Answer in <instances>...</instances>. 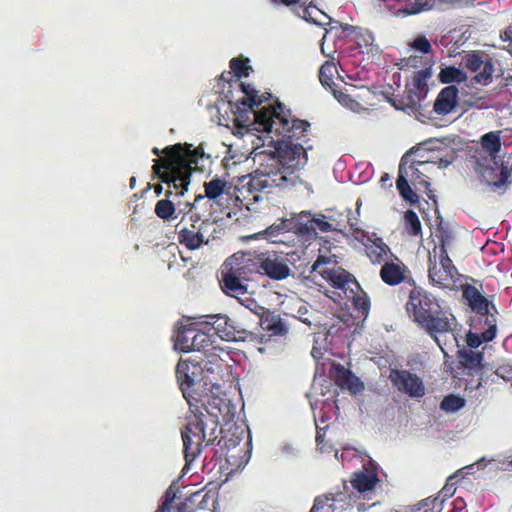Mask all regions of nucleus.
<instances>
[{
	"instance_id": "nucleus-50",
	"label": "nucleus",
	"mask_w": 512,
	"mask_h": 512,
	"mask_svg": "<svg viewBox=\"0 0 512 512\" xmlns=\"http://www.w3.org/2000/svg\"><path fill=\"white\" fill-rule=\"evenodd\" d=\"M198 234H201L203 240L209 242V238L215 232V222L209 218L201 219V222L197 225Z\"/></svg>"
},
{
	"instance_id": "nucleus-19",
	"label": "nucleus",
	"mask_w": 512,
	"mask_h": 512,
	"mask_svg": "<svg viewBox=\"0 0 512 512\" xmlns=\"http://www.w3.org/2000/svg\"><path fill=\"white\" fill-rule=\"evenodd\" d=\"M464 61L466 68L471 72L480 70V72L471 79L472 83L486 86L492 81L494 66L491 60L484 62L479 54L472 52L465 56Z\"/></svg>"
},
{
	"instance_id": "nucleus-34",
	"label": "nucleus",
	"mask_w": 512,
	"mask_h": 512,
	"mask_svg": "<svg viewBox=\"0 0 512 512\" xmlns=\"http://www.w3.org/2000/svg\"><path fill=\"white\" fill-rule=\"evenodd\" d=\"M438 80L442 84L462 83L467 80L466 73L455 66H446L441 68L438 74Z\"/></svg>"
},
{
	"instance_id": "nucleus-17",
	"label": "nucleus",
	"mask_w": 512,
	"mask_h": 512,
	"mask_svg": "<svg viewBox=\"0 0 512 512\" xmlns=\"http://www.w3.org/2000/svg\"><path fill=\"white\" fill-rule=\"evenodd\" d=\"M237 86L241 92L244 94L242 98L235 99L231 91H228L225 94L227 101L230 105L234 103L237 112H246L251 110L254 106H259L263 103L264 99L262 96L258 95V91L252 87L250 84L245 82L238 81V83H230L229 86Z\"/></svg>"
},
{
	"instance_id": "nucleus-53",
	"label": "nucleus",
	"mask_w": 512,
	"mask_h": 512,
	"mask_svg": "<svg viewBox=\"0 0 512 512\" xmlns=\"http://www.w3.org/2000/svg\"><path fill=\"white\" fill-rule=\"evenodd\" d=\"M412 47L424 54H428L432 51L431 44L425 36H418L413 41Z\"/></svg>"
},
{
	"instance_id": "nucleus-49",
	"label": "nucleus",
	"mask_w": 512,
	"mask_h": 512,
	"mask_svg": "<svg viewBox=\"0 0 512 512\" xmlns=\"http://www.w3.org/2000/svg\"><path fill=\"white\" fill-rule=\"evenodd\" d=\"M177 490L171 485L164 493V499L155 512H170L176 499Z\"/></svg>"
},
{
	"instance_id": "nucleus-23",
	"label": "nucleus",
	"mask_w": 512,
	"mask_h": 512,
	"mask_svg": "<svg viewBox=\"0 0 512 512\" xmlns=\"http://www.w3.org/2000/svg\"><path fill=\"white\" fill-rule=\"evenodd\" d=\"M328 375L338 387L348 389L353 393H356L362 387L359 379L340 363H332Z\"/></svg>"
},
{
	"instance_id": "nucleus-2",
	"label": "nucleus",
	"mask_w": 512,
	"mask_h": 512,
	"mask_svg": "<svg viewBox=\"0 0 512 512\" xmlns=\"http://www.w3.org/2000/svg\"><path fill=\"white\" fill-rule=\"evenodd\" d=\"M152 153L159 158L154 159L152 171L163 183L168 184L166 197L172 195V188L177 196L188 190L193 171H203V162L210 156L204 153L201 146L192 149L191 144H175L160 150L157 147Z\"/></svg>"
},
{
	"instance_id": "nucleus-18",
	"label": "nucleus",
	"mask_w": 512,
	"mask_h": 512,
	"mask_svg": "<svg viewBox=\"0 0 512 512\" xmlns=\"http://www.w3.org/2000/svg\"><path fill=\"white\" fill-rule=\"evenodd\" d=\"M463 297L467 300L471 309L479 315L480 324L486 320L488 315L496 316L497 309L481 292L473 285H466L463 288Z\"/></svg>"
},
{
	"instance_id": "nucleus-45",
	"label": "nucleus",
	"mask_w": 512,
	"mask_h": 512,
	"mask_svg": "<svg viewBox=\"0 0 512 512\" xmlns=\"http://www.w3.org/2000/svg\"><path fill=\"white\" fill-rule=\"evenodd\" d=\"M465 400L455 394H449L443 398L440 403V408L446 412H456L463 408Z\"/></svg>"
},
{
	"instance_id": "nucleus-27",
	"label": "nucleus",
	"mask_w": 512,
	"mask_h": 512,
	"mask_svg": "<svg viewBox=\"0 0 512 512\" xmlns=\"http://www.w3.org/2000/svg\"><path fill=\"white\" fill-rule=\"evenodd\" d=\"M367 257L373 264H381L392 258V253L389 246L382 240V238L366 237V242L363 241Z\"/></svg>"
},
{
	"instance_id": "nucleus-63",
	"label": "nucleus",
	"mask_w": 512,
	"mask_h": 512,
	"mask_svg": "<svg viewBox=\"0 0 512 512\" xmlns=\"http://www.w3.org/2000/svg\"><path fill=\"white\" fill-rule=\"evenodd\" d=\"M135 181H136L135 177H132V178L130 179V186H131V188H133V187H134V183H135Z\"/></svg>"
},
{
	"instance_id": "nucleus-57",
	"label": "nucleus",
	"mask_w": 512,
	"mask_h": 512,
	"mask_svg": "<svg viewBox=\"0 0 512 512\" xmlns=\"http://www.w3.org/2000/svg\"><path fill=\"white\" fill-rule=\"evenodd\" d=\"M324 506V501L320 498V497H317L315 500H314V504L310 510V512H317L320 508H322Z\"/></svg>"
},
{
	"instance_id": "nucleus-48",
	"label": "nucleus",
	"mask_w": 512,
	"mask_h": 512,
	"mask_svg": "<svg viewBox=\"0 0 512 512\" xmlns=\"http://www.w3.org/2000/svg\"><path fill=\"white\" fill-rule=\"evenodd\" d=\"M428 8L429 7H428L427 1L426 2L415 1V2L408 3L404 7L400 8L397 11V15H402V16L415 15L424 10H427Z\"/></svg>"
},
{
	"instance_id": "nucleus-7",
	"label": "nucleus",
	"mask_w": 512,
	"mask_h": 512,
	"mask_svg": "<svg viewBox=\"0 0 512 512\" xmlns=\"http://www.w3.org/2000/svg\"><path fill=\"white\" fill-rule=\"evenodd\" d=\"M244 265L239 267L237 271L242 274L246 269L255 271L268 276L273 280H283L290 275V267L288 259L278 256L277 254H260L254 259L248 255L244 260Z\"/></svg>"
},
{
	"instance_id": "nucleus-33",
	"label": "nucleus",
	"mask_w": 512,
	"mask_h": 512,
	"mask_svg": "<svg viewBox=\"0 0 512 512\" xmlns=\"http://www.w3.org/2000/svg\"><path fill=\"white\" fill-rule=\"evenodd\" d=\"M204 199L205 196L199 194L195 196L193 202H185L182 206L179 204L178 215H182V217L177 224L182 225L186 221L198 223L200 221V213L197 211L198 205Z\"/></svg>"
},
{
	"instance_id": "nucleus-16",
	"label": "nucleus",
	"mask_w": 512,
	"mask_h": 512,
	"mask_svg": "<svg viewBox=\"0 0 512 512\" xmlns=\"http://www.w3.org/2000/svg\"><path fill=\"white\" fill-rule=\"evenodd\" d=\"M379 276L389 286H396L404 282L415 284L409 268L395 254L383 263Z\"/></svg>"
},
{
	"instance_id": "nucleus-40",
	"label": "nucleus",
	"mask_w": 512,
	"mask_h": 512,
	"mask_svg": "<svg viewBox=\"0 0 512 512\" xmlns=\"http://www.w3.org/2000/svg\"><path fill=\"white\" fill-rule=\"evenodd\" d=\"M338 74V69L333 61H325L319 69V80L324 87L333 88L334 77Z\"/></svg>"
},
{
	"instance_id": "nucleus-55",
	"label": "nucleus",
	"mask_w": 512,
	"mask_h": 512,
	"mask_svg": "<svg viewBox=\"0 0 512 512\" xmlns=\"http://www.w3.org/2000/svg\"><path fill=\"white\" fill-rule=\"evenodd\" d=\"M325 435H326V428H317L316 431V444L320 447L321 450H324L325 447Z\"/></svg>"
},
{
	"instance_id": "nucleus-11",
	"label": "nucleus",
	"mask_w": 512,
	"mask_h": 512,
	"mask_svg": "<svg viewBox=\"0 0 512 512\" xmlns=\"http://www.w3.org/2000/svg\"><path fill=\"white\" fill-rule=\"evenodd\" d=\"M326 263L325 257L319 256L312 265V272H317L323 279L329 282L332 287L343 290L345 294H347L348 290L350 293H353V288L359 289L357 281L350 273L342 268L324 267L323 265Z\"/></svg>"
},
{
	"instance_id": "nucleus-6",
	"label": "nucleus",
	"mask_w": 512,
	"mask_h": 512,
	"mask_svg": "<svg viewBox=\"0 0 512 512\" xmlns=\"http://www.w3.org/2000/svg\"><path fill=\"white\" fill-rule=\"evenodd\" d=\"M472 169L490 192L502 195L512 186V166L502 159L495 160V163L473 165Z\"/></svg>"
},
{
	"instance_id": "nucleus-14",
	"label": "nucleus",
	"mask_w": 512,
	"mask_h": 512,
	"mask_svg": "<svg viewBox=\"0 0 512 512\" xmlns=\"http://www.w3.org/2000/svg\"><path fill=\"white\" fill-rule=\"evenodd\" d=\"M480 145L475 147L470 156L471 166L481 163H495L498 160V153L501 150L502 143L500 131H491L481 136Z\"/></svg>"
},
{
	"instance_id": "nucleus-22",
	"label": "nucleus",
	"mask_w": 512,
	"mask_h": 512,
	"mask_svg": "<svg viewBox=\"0 0 512 512\" xmlns=\"http://www.w3.org/2000/svg\"><path fill=\"white\" fill-rule=\"evenodd\" d=\"M202 368V375L204 377V385L214 386V381L221 377L223 369L225 368L224 360L216 353L210 352L204 355L199 361Z\"/></svg>"
},
{
	"instance_id": "nucleus-39",
	"label": "nucleus",
	"mask_w": 512,
	"mask_h": 512,
	"mask_svg": "<svg viewBox=\"0 0 512 512\" xmlns=\"http://www.w3.org/2000/svg\"><path fill=\"white\" fill-rule=\"evenodd\" d=\"M438 245H435L431 254L434 258H437V254H448L447 248L453 241V232L447 228L439 227L437 229Z\"/></svg>"
},
{
	"instance_id": "nucleus-61",
	"label": "nucleus",
	"mask_w": 512,
	"mask_h": 512,
	"mask_svg": "<svg viewBox=\"0 0 512 512\" xmlns=\"http://www.w3.org/2000/svg\"><path fill=\"white\" fill-rule=\"evenodd\" d=\"M389 178H390V177H389V174H388V173H384V174L381 176V178H380V182H381L382 184H384L386 181H388V180H389Z\"/></svg>"
},
{
	"instance_id": "nucleus-58",
	"label": "nucleus",
	"mask_w": 512,
	"mask_h": 512,
	"mask_svg": "<svg viewBox=\"0 0 512 512\" xmlns=\"http://www.w3.org/2000/svg\"><path fill=\"white\" fill-rule=\"evenodd\" d=\"M241 440H242V437H240V436H236L235 439L234 438H230V439L225 441V446H227V447H230V446L235 447L237 444L240 443Z\"/></svg>"
},
{
	"instance_id": "nucleus-46",
	"label": "nucleus",
	"mask_w": 512,
	"mask_h": 512,
	"mask_svg": "<svg viewBox=\"0 0 512 512\" xmlns=\"http://www.w3.org/2000/svg\"><path fill=\"white\" fill-rule=\"evenodd\" d=\"M404 218L410 235L417 236L421 234L422 226L416 212H414L413 210H407Z\"/></svg>"
},
{
	"instance_id": "nucleus-59",
	"label": "nucleus",
	"mask_w": 512,
	"mask_h": 512,
	"mask_svg": "<svg viewBox=\"0 0 512 512\" xmlns=\"http://www.w3.org/2000/svg\"><path fill=\"white\" fill-rule=\"evenodd\" d=\"M271 1L274 2V3L284 4V5H287V6L300 2V0H271Z\"/></svg>"
},
{
	"instance_id": "nucleus-21",
	"label": "nucleus",
	"mask_w": 512,
	"mask_h": 512,
	"mask_svg": "<svg viewBox=\"0 0 512 512\" xmlns=\"http://www.w3.org/2000/svg\"><path fill=\"white\" fill-rule=\"evenodd\" d=\"M457 358L459 364L467 370V374L479 376V379L484 381L483 376L488 367L483 363L484 357L482 352H474L471 349L462 347L457 351Z\"/></svg>"
},
{
	"instance_id": "nucleus-56",
	"label": "nucleus",
	"mask_w": 512,
	"mask_h": 512,
	"mask_svg": "<svg viewBox=\"0 0 512 512\" xmlns=\"http://www.w3.org/2000/svg\"><path fill=\"white\" fill-rule=\"evenodd\" d=\"M358 29H359V27H355V26H352L349 24H345L342 26V31L347 35H350V34L355 35V33L357 32Z\"/></svg>"
},
{
	"instance_id": "nucleus-3",
	"label": "nucleus",
	"mask_w": 512,
	"mask_h": 512,
	"mask_svg": "<svg viewBox=\"0 0 512 512\" xmlns=\"http://www.w3.org/2000/svg\"><path fill=\"white\" fill-rule=\"evenodd\" d=\"M405 308L409 317L421 327L437 343L441 351L445 353L438 336L454 331L456 326L455 317L452 314L444 312L438 299L420 286H414L410 291Z\"/></svg>"
},
{
	"instance_id": "nucleus-24",
	"label": "nucleus",
	"mask_w": 512,
	"mask_h": 512,
	"mask_svg": "<svg viewBox=\"0 0 512 512\" xmlns=\"http://www.w3.org/2000/svg\"><path fill=\"white\" fill-rule=\"evenodd\" d=\"M221 287L226 295L237 298L247 308H250V305L255 303L253 299L248 297H246L245 300L241 299V296L247 294V286L244 285L239 276L232 271L223 275Z\"/></svg>"
},
{
	"instance_id": "nucleus-15",
	"label": "nucleus",
	"mask_w": 512,
	"mask_h": 512,
	"mask_svg": "<svg viewBox=\"0 0 512 512\" xmlns=\"http://www.w3.org/2000/svg\"><path fill=\"white\" fill-rule=\"evenodd\" d=\"M453 157L443 158V157H427L426 159L419 160L413 159L412 163L409 166L411 170V178L414 184H419L425 188V192L427 196L435 201V195L433 191L430 189V182L428 177L425 175V172L428 171L427 166L429 164H438V167H447L452 163Z\"/></svg>"
},
{
	"instance_id": "nucleus-28",
	"label": "nucleus",
	"mask_w": 512,
	"mask_h": 512,
	"mask_svg": "<svg viewBox=\"0 0 512 512\" xmlns=\"http://www.w3.org/2000/svg\"><path fill=\"white\" fill-rule=\"evenodd\" d=\"M260 326L269 336H286L289 326L278 314L267 311L260 317Z\"/></svg>"
},
{
	"instance_id": "nucleus-12",
	"label": "nucleus",
	"mask_w": 512,
	"mask_h": 512,
	"mask_svg": "<svg viewBox=\"0 0 512 512\" xmlns=\"http://www.w3.org/2000/svg\"><path fill=\"white\" fill-rule=\"evenodd\" d=\"M177 345L183 352L197 351L203 355L210 352H216L217 347L213 345L210 331H195L194 329H184L177 335Z\"/></svg>"
},
{
	"instance_id": "nucleus-1",
	"label": "nucleus",
	"mask_w": 512,
	"mask_h": 512,
	"mask_svg": "<svg viewBox=\"0 0 512 512\" xmlns=\"http://www.w3.org/2000/svg\"><path fill=\"white\" fill-rule=\"evenodd\" d=\"M175 373L189 405L187 424L181 435L185 460L190 463L200 454L203 444L211 445L217 439L219 418L226 413L228 405L225 399L204 392L208 389L204 385L199 361L192 358L180 359Z\"/></svg>"
},
{
	"instance_id": "nucleus-9",
	"label": "nucleus",
	"mask_w": 512,
	"mask_h": 512,
	"mask_svg": "<svg viewBox=\"0 0 512 512\" xmlns=\"http://www.w3.org/2000/svg\"><path fill=\"white\" fill-rule=\"evenodd\" d=\"M458 275V270L448 254H437V258H434L433 254H429L428 277L434 285L453 289Z\"/></svg>"
},
{
	"instance_id": "nucleus-38",
	"label": "nucleus",
	"mask_w": 512,
	"mask_h": 512,
	"mask_svg": "<svg viewBox=\"0 0 512 512\" xmlns=\"http://www.w3.org/2000/svg\"><path fill=\"white\" fill-rule=\"evenodd\" d=\"M378 478L376 474H366L364 472L356 473L351 483L354 489L363 493L372 490Z\"/></svg>"
},
{
	"instance_id": "nucleus-10",
	"label": "nucleus",
	"mask_w": 512,
	"mask_h": 512,
	"mask_svg": "<svg viewBox=\"0 0 512 512\" xmlns=\"http://www.w3.org/2000/svg\"><path fill=\"white\" fill-rule=\"evenodd\" d=\"M201 324H204L209 331L219 336L222 340L237 341L245 340L252 335L245 329H238L232 319L227 315H205Z\"/></svg>"
},
{
	"instance_id": "nucleus-62",
	"label": "nucleus",
	"mask_w": 512,
	"mask_h": 512,
	"mask_svg": "<svg viewBox=\"0 0 512 512\" xmlns=\"http://www.w3.org/2000/svg\"><path fill=\"white\" fill-rule=\"evenodd\" d=\"M202 216L200 215V221L198 223L190 222V229L197 231V225L201 222Z\"/></svg>"
},
{
	"instance_id": "nucleus-5",
	"label": "nucleus",
	"mask_w": 512,
	"mask_h": 512,
	"mask_svg": "<svg viewBox=\"0 0 512 512\" xmlns=\"http://www.w3.org/2000/svg\"><path fill=\"white\" fill-rule=\"evenodd\" d=\"M290 112L285 110L283 104L268 106L255 112V123L262 131L281 135V141L308 142L306 132L310 124L305 120L291 119Z\"/></svg>"
},
{
	"instance_id": "nucleus-35",
	"label": "nucleus",
	"mask_w": 512,
	"mask_h": 512,
	"mask_svg": "<svg viewBox=\"0 0 512 512\" xmlns=\"http://www.w3.org/2000/svg\"><path fill=\"white\" fill-rule=\"evenodd\" d=\"M441 144H442V142L439 140L429 139L427 141L420 143L419 146L410 149L405 155H407V158H408L411 154H413L417 157V159L423 160V159L427 158V156H426L427 153H434L436 151H439ZM428 157H438V156L437 155L436 156L428 155Z\"/></svg>"
},
{
	"instance_id": "nucleus-44",
	"label": "nucleus",
	"mask_w": 512,
	"mask_h": 512,
	"mask_svg": "<svg viewBox=\"0 0 512 512\" xmlns=\"http://www.w3.org/2000/svg\"><path fill=\"white\" fill-rule=\"evenodd\" d=\"M333 95L336 100L345 108L350 109L353 112H360L365 108L350 94H347L341 90L332 89Z\"/></svg>"
},
{
	"instance_id": "nucleus-47",
	"label": "nucleus",
	"mask_w": 512,
	"mask_h": 512,
	"mask_svg": "<svg viewBox=\"0 0 512 512\" xmlns=\"http://www.w3.org/2000/svg\"><path fill=\"white\" fill-rule=\"evenodd\" d=\"M354 39L359 48H365L367 52H369V48L373 45L374 36L373 34L366 30L359 28L354 35Z\"/></svg>"
},
{
	"instance_id": "nucleus-29",
	"label": "nucleus",
	"mask_w": 512,
	"mask_h": 512,
	"mask_svg": "<svg viewBox=\"0 0 512 512\" xmlns=\"http://www.w3.org/2000/svg\"><path fill=\"white\" fill-rule=\"evenodd\" d=\"M407 163V155H404L399 164V175L396 180V187L400 196L410 204L414 205L419 202V196L413 191L409 185L405 174L408 175L405 165Z\"/></svg>"
},
{
	"instance_id": "nucleus-4",
	"label": "nucleus",
	"mask_w": 512,
	"mask_h": 512,
	"mask_svg": "<svg viewBox=\"0 0 512 512\" xmlns=\"http://www.w3.org/2000/svg\"><path fill=\"white\" fill-rule=\"evenodd\" d=\"M303 184L299 175L282 171L273 161L261 164L252 173L238 177L235 184V198L241 205L259 201L260 193H272L274 189L287 190Z\"/></svg>"
},
{
	"instance_id": "nucleus-60",
	"label": "nucleus",
	"mask_w": 512,
	"mask_h": 512,
	"mask_svg": "<svg viewBox=\"0 0 512 512\" xmlns=\"http://www.w3.org/2000/svg\"><path fill=\"white\" fill-rule=\"evenodd\" d=\"M154 192H155V194H156V195H158V196H159L160 194H162V192H163V187H162V185H161V184H156V185L154 186Z\"/></svg>"
},
{
	"instance_id": "nucleus-20",
	"label": "nucleus",
	"mask_w": 512,
	"mask_h": 512,
	"mask_svg": "<svg viewBox=\"0 0 512 512\" xmlns=\"http://www.w3.org/2000/svg\"><path fill=\"white\" fill-rule=\"evenodd\" d=\"M432 77L431 68H425L414 73L411 83L407 84V105L418 104L428 93V80Z\"/></svg>"
},
{
	"instance_id": "nucleus-51",
	"label": "nucleus",
	"mask_w": 512,
	"mask_h": 512,
	"mask_svg": "<svg viewBox=\"0 0 512 512\" xmlns=\"http://www.w3.org/2000/svg\"><path fill=\"white\" fill-rule=\"evenodd\" d=\"M347 298L352 300V304L355 309L359 310L362 314L367 313L370 308V302L366 296H361L353 290L351 295H347Z\"/></svg>"
},
{
	"instance_id": "nucleus-54",
	"label": "nucleus",
	"mask_w": 512,
	"mask_h": 512,
	"mask_svg": "<svg viewBox=\"0 0 512 512\" xmlns=\"http://www.w3.org/2000/svg\"><path fill=\"white\" fill-rule=\"evenodd\" d=\"M497 377L502 378L504 380H511L512 379V370L509 369L506 366H499L494 372Z\"/></svg>"
},
{
	"instance_id": "nucleus-37",
	"label": "nucleus",
	"mask_w": 512,
	"mask_h": 512,
	"mask_svg": "<svg viewBox=\"0 0 512 512\" xmlns=\"http://www.w3.org/2000/svg\"><path fill=\"white\" fill-rule=\"evenodd\" d=\"M295 12L302 19L316 25L323 24L322 21L318 18L319 15L325 18H329L323 11L318 9L316 6H313L312 2L307 6L300 5L299 7H296Z\"/></svg>"
},
{
	"instance_id": "nucleus-41",
	"label": "nucleus",
	"mask_w": 512,
	"mask_h": 512,
	"mask_svg": "<svg viewBox=\"0 0 512 512\" xmlns=\"http://www.w3.org/2000/svg\"><path fill=\"white\" fill-rule=\"evenodd\" d=\"M227 183L219 178H213L212 180L204 183L205 198L209 200H215L224 193Z\"/></svg>"
},
{
	"instance_id": "nucleus-26",
	"label": "nucleus",
	"mask_w": 512,
	"mask_h": 512,
	"mask_svg": "<svg viewBox=\"0 0 512 512\" xmlns=\"http://www.w3.org/2000/svg\"><path fill=\"white\" fill-rule=\"evenodd\" d=\"M458 92V88L454 85L444 87L434 102V112L443 116L451 113L457 106Z\"/></svg>"
},
{
	"instance_id": "nucleus-64",
	"label": "nucleus",
	"mask_w": 512,
	"mask_h": 512,
	"mask_svg": "<svg viewBox=\"0 0 512 512\" xmlns=\"http://www.w3.org/2000/svg\"><path fill=\"white\" fill-rule=\"evenodd\" d=\"M426 501H427V500H424V501H423V505H424V506H427Z\"/></svg>"
},
{
	"instance_id": "nucleus-8",
	"label": "nucleus",
	"mask_w": 512,
	"mask_h": 512,
	"mask_svg": "<svg viewBox=\"0 0 512 512\" xmlns=\"http://www.w3.org/2000/svg\"><path fill=\"white\" fill-rule=\"evenodd\" d=\"M270 161L276 163L282 171L297 175L296 172L305 165L307 155L302 142L278 141L276 156Z\"/></svg>"
},
{
	"instance_id": "nucleus-52",
	"label": "nucleus",
	"mask_w": 512,
	"mask_h": 512,
	"mask_svg": "<svg viewBox=\"0 0 512 512\" xmlns=\"http://www.w3.org/2000/svg\"><path fill=\"white\" fill-rule=\"evenodd\" d=\"M348 225L353 237L356 240L363 242L364 239L367 237V233L362 228L359 227L357 219L355 217L348 218Z\"/></svg>"
},
{
	"instance_id": "nucleus-42",
	"label": "nucleus",
	"mask_w": 512,
	"mask_h": 512,
	"mask_svg": "<svg viewBox=\"0 0 512 512\" xmlns=\"http://www.w3.org/2000/svg\"><path fill=\"white\" fill-rule=\"evenodd\" d=\"M315 229H319L322 232H328L336 230L332 227V224L317 218H312L307 221V223H300V228L298 229V233L308 234L310 231H314Z\"/></svg>"
},
{
	"instance_id": "nucleus-43",
	"label": "nucleus",
	"mask_w": 512,
	"mask_h": 512,
	"mask_svg": "<svg viewBox=\"0 0 512 512\" xmlns=\"http://www.w3.org/2000/svg\"><path fill=\"white\" fill-rule=\"evenodd\" d=\"M154 212L160 219L164 221H169L173 219V216L176 212V208L174 203L166 198L161 199L156 203Z\"/></svg>"
},
{
	"instance_id": "nucleus-36",
	"label": "nucleus",
	"mask_w": 512,
	"mask_h": 512,
	"mask_svg": "<svg viewBox=\"0 0 512 512\" xmlns=\"http://www.w3.org/2000/svg\"><path fill=\"white\" fill-rule=\"evenodd\" d=\"M229 65L234 78L229 81V84L238 83L242 77H248L252 70L251 66H249L248 58L234 57L230 60Z\"/></svg>"
},
{
	"instance_id": "nucleus-25",
	"label": "nucleus",
	"mask_w": 512,
	"mask_h": 512,
	"mask_svg": "<svg viewBox=\"0 0 512 512\" xmlns=\"http://www.w3.org/2000/svg\"><path fill=\"white\" fill-rule=\"evenodd\" d=\"M483 322L484 331L481 333H474L469 331L466 334V343L468 349H476L482 343L490 342L496 337L497 333V318L493 315H488Z\"/></svg>"
},
{
	"instance_id": "nucleus-30",
	"label": "nucleus",
	"mask_w": 512,
	"mask_h": 512,
	"mask_svg": "<svg viewBox=\"0 0 512 512\" xmlns=\"http://www.w3.org/2000/svg\"><path fill=\"white\" fill-rule=\"evenodd\" d=\"M176 231L179 243L188 250H196L208 244L207 240L201 238V234H198V231L191 230L186 223L182 225L177 224Z\"/></svg>"
},
{
	"instance_id": "nucleus-31",
	"label": "nucleus",
	"mask_w": 512,
	"mask_h": 512,
	"mask_svg": "<svg viewBox=\"0 0 512 512\" xmlns=\"http://www.w3.org/2000/svg\"><path fill=\"white\" fill-rule=\"evenodd\" d=\"M207 498L208 494H202L200 491L192 493L177 504L175 512H213L207 508Z\"/></svg>"
},
{
	"instance_id": "nucleus-13",
	"label": "nucleus",
	"mask_w": 512,
	"mask_h": 512,
	"mask_svg": "<svg viewBox=\"0 0 512 512\" xmlns=\"http://www.w3.org/2000/svg\"><path fill=\"white\" fill-rule=\"evenodd\" d=\"M389 379L394 388L411 398H421L426 388L423 380L416 374L405 369H391Z\"/></svg>"
},
{
	"instance_id": "nucleus-32",
	"label": "nucleus",
	"mask_w": 512,
	"mask_h": 512,
	"mask_svg": "<svg viewBox=\"0 0 512 512\" xmlns=\"http://www.w3.org/2000/svg\"><path fill=\"white\" fill-rule=\"evenodd\" d=\"M299 228L300 223L294 219H279L265 230V234L272 240V242H284L282 238H274L290 231H295L298 233Z\"/></svg>"
}]
</instances>
